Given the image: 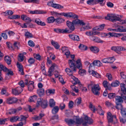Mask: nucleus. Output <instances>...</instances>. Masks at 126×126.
Returning <instances> with one entry per match:
<instances>
[{"instance_id":"8fccbe9b","label":"nucleus","mask_w":126,"mask_h":126,"mask_svg":"<svg viewBox=\"0 0 126 126\" xmlns=\"http://www.w3.org/2000/svg\"><path fill=\"white\" fill-rule=\"evenodd\" d=\"M25 36L27 38H31L33 37L32 34L28 32H26L25 33Z\"/></svg>"},{"instance_id":"774afa93","label":"nucleus","mask_w":126,"mask_h":126,"mask_svg":"<svg viewBox=\"0 0 126 126\" xmlns=\"http://www.w3.org/2000/svg\"><path fill=\"white\" fill-rule=\"evenodd\" d=\"M103 84L104 87L105 88H107V86L109 85V83L107 81L104 80L103 83Z\"/></svg>"},{"instance_id":"a19ab883","label":"nucleus","mask_w":126,"mask_h":126,"mask_svg":"<svg viewBox=\"0 0 126 126\" xmlns=\"http://www.w3.org/2000/svg\"><path fill=\"white\" fill-rule=\"evenodd\" d=\"M122 103H116V106H115V108L117 110H121V109L124 108H123V106L122 104Z\"/></svg>"},{"instance_id":"bf43d9fd","label":"nucleus","mask_w":126,"mask_h":126,"mask_svg":"<svg viewBox=\"0 0 126 126\" xmlns=\"http://www.w3.org/2000/svg\"><path fill=\"white\" fill-rule=\"evenodd\" d=\"M29 45L31 47H33L35 46V44L31 40H30L28 41Z\"/></svg>"},{"instance_id":"f704fd0d","label":"nucleus","mask_w":126,"mask_h":126,"mask_svg":"<svg viewBox=\"0 0 126 126\" xmlns=\"http://www.w3.org/2000/svg\"><path fill=\"white\" fill-rule=\"evenodd\" d=\"M4 60L5 62L8 65H9L11 63V61L10 57L8 56H5Z\"/></svg>"},{"instance_id":"5701e85b","label":"nucleus","mask_w":126,"mask_h":126,"mask_svg":"<svg viewBox=\"0 0 126 126\" xmlns=\"http://www.w3.org/2000/svg\"><path fill=\"white\" fill-rule=\"evenodd\" d=\"M65 121L69 126H71L75 123V122L74 120L71 119H69L65 118Z\"/></svg>"},{"instance_id":"a211bd4d","label":"nucleus","mask_w":126,"mask_h":126,"mask_svg":"<svg viewBox=\"0 0 126 126\" xmlns=\"http://www.w3.org/2000/svg\"><path fill=\"white\" fill-rule=\"evenodd\" d=\"M54 31L58 33H66L68 32H69V30H67V29L66 28L65 29H54Z\"/></svg>"},{"instance_id":"79ce46f5","label":"nucleus","mask_w":126,"mask_h":126,"mask_svg":"<svg viewBox=\"0 0 126 126\" xmlns=\"http://www.w3.org/2000/svg\"><path fill=\"white\" fill-rule=\"evenodd\" d=\"M79 48L82 50H85L87 49V47L84 45L80 44L79 46Z\"/></svg>"},{"instance_id":"052dcab7","label":"nucleus","mask_w":126,"mask_h":126,"mask_svg":"<svg viewBox=\"0 0 126 126\" xmlns=\"http://www.w3.org/2000/svg\"><path fill=\"white\" fill-rule=\"evenodd\" d=\"M86 72V71L84 69L81 70L80 69L79 71V73L80 75H82L85 74Z\"/></svg>"},{"instance_id":"72a5a7b5","label":"nucleus","mask_w":126,"mask_h":126,"mask_svg":"<svg viewBox=\"0 0 126 126\" xmlns=\"http://www.w3.org/2000/svg\"><path fill=\"white\" fill-rule=\"evenodd\" d=\"M49 106L51 108L53 107L55 105V102L53 99H51L49 101Z\"/></svg>"},{"instance_id":"0e129e2a","label":"nucleus","mask_w":126,"mask_h":126,"mask_svg":"<svg viewBox=\"0 0 126 126\" xmlns=\"http://www.w3.org/2000/svg\"><path fill=\"white\" fill-rule=\"evenodd\" d=\"M65 107V104L63 103H61L59 105V108L60 109L62 110L64 109Z\"/></svg>"},{"instance_id":"de8ad7c7","label":"nucleus","mask_w":126,"mask_h":126,"mask_svg":"<svg viewBox=\"0 0 126 126\" xmlns=\"http://www.w3.org/2000/svg\"><path fill=\"white\" fill-rule=\"evenodd\" d=\"M24 1L26 3L33 2L36 3H38L39 0H24Z\"/></svg>"},{"instance_id":"b1692460","label":"nucleus","mask_w":126,"mask_h":126,"mask_svg":"<svg viewBox=\"0 0 126 126\" xmlns=\"http://www.w3.org/2000/svg\"><path fill=\"white\" fill-rule=\"evenodd\" d=\"M21 19L25 21L26 22V24L30 23L31 21V20L28 16H21Z\"/></svg>"},{"instance_id":"2f4dec72","label":"nucleus","mask_w":126,"mask_h":126,"mask_svg":"<svg viewBox=\"0 0 126 126\" xmlns=\"http://www.w3.org/2000/svg\"><path fill=\"white\" fill-rule=\"evenodd\" d=\"M121 90L122 91L124 94H126V85L124 83H121L120 84Z\"/></svg>"},{"instance_id":"c756f323","label":"nucleus","mask_w":126,"mask_h":126,"mask_svg":"<svg viewBox=\"0 0 126 126\" xmlns=\"http://www.w3.org/2000/svg\"><path fill=\"white\" fill-rule=\"evenodd\" d=\"M93 64L94 66H96L98 67H100L102 65V64L99 60H95L93 62Z\"/></svg>"},{"instance_id":"09e8293b","label":"nucleus","mask_w":126,"mask_h":126,"mask_svg":"<svg viewBox=\"0 0 126 126\" xmlns=\"http://www.w3.org/2000/svg\"><path fill=\"white\" fill-rule=\"evenodd\" d=\"M115 93H110L108 94V97L110 99H111L114 98L116 96Z\"/></svg>"},{"instance_id":"680f3d73","label":"nucleus","mask_w":126,"mask_h":126,"mask_svg":"<svg viewBox=\"0 0 126 126\" xmlns=\"http://www.w3.org/2000/svg\"><path fill=\"white\" fill-rule=\"evenodd\" d=\"M6 14V15L10 16L12 15L13 14V12L11 10H8L6 11L4 13V14Z\"/></svg>"},{"instance_id":"ea45409f","label":"nucleus","mask_w":126,"mask_h":126,"mask_svg":"<svg viewBox=\"0 0 126 126\" xmlns=\"http://www.w3.org/2000/svg\"><path fill=\"white\" fill-rule=\"evenodd\" d=\"M89 108L94 112H95V111L97 110V109L95 108V106L93 105L91 102L90 103Z\"/></svg>"},{"instance_id":"37998d69","label":"nucleus","mask_w":126,"mask_h":126,"mask_svg":"<svg viewBox=\"0 0 126 126\" xmlns=\"http://www.w3.org/2000/svg\"><path fill=\"white\" fill-rule=\"evenodd\" d=\"M37 96L36 95H33L30 97L29 101L30 102H35L36 100Z\"/></svg>"},{"instance_id":"4be33fe9","label":"nucleus","mask_w":126,"mask_h":126,"mask_svg":"<svg viewBox=\"0 0 126 126\" xmlns=\"http://www.w3.org/2000/svg\"><path fill=\"white\" fill-rule=\"evenodd\" d=\"M123 100L122 99V96L117 95L115 97V102L116 103H123Z\"/></svg>"},{"instance_id":"9d476101","label":"nucleus","mask_w":126,"mask_h":126,"mask_svg":"<svg viewBox=\"0 0 126 126\" xmlns=\"http://www.w3.org/2000/svg\"><path fill=\"white\" fill-rule=\"evenodd\" d=\"M100 87L98 84L94 85V86H92L91 91L95 95H99L100 93L99 92L100 90Z\"/></svg>"},{"instance_id":"2eb2a0df","label":"nucleus","mask_w":126,"mask_h":126,"mask_svg":"<svg viewBox=\"0 0 126 126\" xmlns=\"http://www.w3.org/2000/svg\"><path fill=\"white\" fill-rule=\"evenodd\" d=\"M17 100L16 98L10 97L7 99L6 102L9 104H11L16 103Z\"/></svg>"},{"instance_id":"473e14b6","label":"nucleus","mask_w":126,"mask_h":126,"mask_svg":"<svg viewBox=\"0 0 126 126\" xmlns=\"http://www.w3.org/2000/svg\"><path fill=\"white\" fill-rule=\"evenodd\" d=\"M51 43L56 49H58L59 48L60 46L57 42L52 40Z\"/></svg>"},{"instance_id":"f03ea898","label":"nucleus","mask_w":126,"mask_h":126,"mask_svg":"<svg viewBox=\"0 0 126 126\" xmlns=\"http://www.w3.org/2000/svg\"><path fill=\"white\" fill-rule=\"evenodd\" d=\"M67 17H72L76 19L73 20L72 22L69 21L66 22V25L69 29L72 31H74L75 29L74 25L79 24L80 25L83 26L85 25V23H84L82 20H79L77 19L78 18V16H66Z\"/></svg>"},{"instance_id":"20e7f679","label":"nucleus","mask_w":126,"mask_h":126,"mask_svg":"<svg viewBox=\"0 0 126 126\" xmlns=\"http://www.w3.org/2000/svg\"><path fill=\"white\" fill-rule=\"evenodd\" d=\"M93 18H97L100 19H105L106 20L111 21L112 22H115L121 20V18L117 16H94Z\"/></svg>"},{"instance_id":"0eeeda50","label":"nucleus","mask_w":126,"mask_h":126,"mask_svg":"<svg viewBox=\"0 0 126 126\" xmlns=\"http://www.w3.org/2000/svg\"><path fill=\"white\" fill-rule=\"evenodd\" d=\"M58 69V67L57 65L55 63H53L48 69L47 76L49 77H51L53 75L52 73L54 70L56 73H58L57 70Z\"/></svg>"},{"instance_id":"4c0bfd02","label":"nucleus","mask_w":126,"mask_h":126,"mask_svg":"<svg viewBox=\"0 0 126 126\" xmlns=\"http://www.w3.org/2000/svg\"><path fill=\"white\" fill-rule=\"evenodd\" d=\"M55 20L54 17L53 16H51L47 18V21L48 23H53Z\"/></svg>"},{"instance_id":"7c9ffc66","label":"nucleus","mask_w":126,"mask_h":126,"mask_svg":"<svg viewBox=\"0 0 126 126\" xmlns=\"http://www.w3.org/2000/svg\"><path fill=\"white\" fill-rule=\"evenodd\" d=\"M90 49L91 51L95 53H98L99 51V49L96 47L92 46Z\"/></svg>"},{"instance_id":"aec40b11","label":"nucleus","mask_w":126,"mask_h":126,"mask_svg":"<svg viewBox=\"0 0 126 126\" xmlns=\"http://www.w3.org/2000/svg\"><path fill=\"white\" fill-rule=\"evenodd\" d=\"M68 36L70 38L73 40L79 41V38L78 36L75 34H69Z\"/></svg>"},{"instance_id":"13d9d810","label":"nucleus","mask_w":126,"mask_h":126,"mask_svg":"<svg viewBox=\"0 0 126 126\" xmlns=\"http://www.w3.org/2000/svg\"><path fill=\"white\" fill-rule=\"evenodd\" d=\"M64 20L62 18H57L56 20V22L58 23H60L64 21Z\"/></svg>"},{"instance_id":"69168bd1","label":"nucleus","mask_w":126,"mask_h":126,"mask_svg":"<svg viewBox=\"0 0 126 126\" xmlns=\"http://www.w3.org/2000/svg\"><path fill=\"white\" fill-rule=\"evenodd\" d=\"M125 49L123 47L120 46L116 47V52L118 51L124 50Z\"/></svg>"},{"instance_id":"3c124183","label":"nucleus","mask_w":126,"mask_h":126,"mask_svg":"<svg viewBox=\"0 0 126 126\" xmlns=\"http://www.w3.org/2000/svg\"><path fill=\"white\" fill-rule=\"evenodd\" d=\"M71 88L72 90L74 91L75 93H78L79 92L78 89L77 87L74 85H73L71 86Z\"/></svg>"},{"instance_id":"bb28decb","label":"nucleus","mask_w":126,"mask_h":126,"mask_svg":"<svg viewBox=\"0 0 126 126\" xmlns=\"http://www.w3.org/2000/svg\"><path fill=\"white\" fill-rule=\"evenodd\" d=\"M37 93L40 96L43 95L45 93V90L44 89H37Z\"/></svg>"},{"instance_id":"393cba45","label":"nucleus","mask_w":126,"mask_h":126,"mask_svg":"<svg viewBox=\"0 0 126 126\" xmlns=\"http://www.w3.org/2000/svg\"><path fill=\"white\" fill-rule=\"evenodd\" d=\"M102 35L104 36H108V37H110L111 36H117V35H118V34H116L114 33L109 32L108 33H103L102 34Z\"/></svg>"},{"instance_id":"864d4df0","label":"nucleus","mask_w":126,"mask_h":126,"mask_svg":"<svg viewBox=\"0 0 126 126\" xmlns=\"http://www.w3.org/2000/svg\"><path fill=\"white\" fill-rule=\"evenodd\" d=\"M24 55L23 54H20L18 56V60L20 62H22L24 60Z\"/></svg>"},{"instance_id":"dca6fc26","label":"nucleus","mask_w":126,"mask_h":126,"mask_svg":"<svg viewBox=\"0 0 126 126\" xmlns=\"http://www.w3.org/2000/svg\"><path fill=\"white\" fill-rule=\"evenodd\" d=\"M30 13L32 14H46L47 12L42 10H36L34 11H30Z\"/></svg>"},{"instance_id":"c03bdc74","label":"nucleus","mask_w":126,"mask_h":126,"mask_svg":"<svg viewBox=\"0 0 126 126\" xmlns=\"http://www.w3.org/2000/svg\"><path fill=\"white\" fill-rule=\"evenodd\" d=\"M92 74L93 76L97 78H101L100 75L97 73L94 70H92Z\"/></svg>"},{"instance_id":"6ab92c4d","label":"nucleus","mask_w":126,"mask_h":126,"mask_svg":"<svg viewBox=\"0 0 126 126\" xmlns=\"http://www.w3.org/2000/svg\"><path fill=\"white\" fill-rule=\"evenodd\" d=\"M34 82L33 81H29L28 85V89L29 91H31L33 90L34 87Z\"/></svg>"},{"instance_id":"412c9836","label":"nucleus","mask_w":126,"mask_h":126,"mask_svg":"<svg viewBox=\"0 0 126 126\" xmlns=\"http://www.w3.org/2000/svg\"><path fill=\"white\" fill-rule=\"evenodd\" d=\"M105 25V24H102L94 28L93 29V30L94 31L97 30L98 31H102L103 30Z\"/></svg>"},{"instance_id":"58836bf2","label":"nucleus","mask_w":126,"mask_h":126,"mask_svg":"<svg viewBox=\"0 0 126 126\" xmlns=\"http://www.w3.org/2000/svg\"><path fill=\"white\" fill-rule=\"evenodd\" d=\"M120 83L119 81L116 80L112 82L111 84V86L112 87H116L119 85Z\"/></svg>"},{"instance_id":"338daca9","label":"nucleus","mask_w":126,"mask_h":126,"mask_svg":"<svg viewBox=\"0 0 126 126\" xmlns=\"http://www.w3.org/2000/svg\"><path fill=\"white\" fill-rule=\"evenodd\" d=\"M35 60L33 58H30L28 60V62L31 64H33Z\"/></svg>"},{"instance_id":"6e6552de","label":"nucleus","mask_w":126,"mask_h":126,"mask_svg":"<svg viewBox=\"0 0 126 126\" xmlns=\"http://www.w3.org/2000/svg\"><path fill=\"white\" fill-rule=\"evenodd\" d=\"M50 13L51 15L55 16H77L75 14L70 12L59 13L56 12L51 11Z\"/></svg>"},{"instance_id":"e2e57ef3","label":"nucleus","mask_w":126,"mask_h":126,"mask_svg":"<svg viewBox=\"0 0 126 126\" xmlns=\"http://www.w3.org/2000/svg\"><path fill=\"white\" fill-rule=\"evenodd\" d=\"M34 57L37 60H40L41 59V56L39 54H33Z\"/></svg>"},{"instance_id":"e433bc0d","label":"nucleus","mask_w":126,"mask_h":126,"mask_svg":"<svg viewBox=\"0 0 126 126\" xmlns=\"http://www.w3.org/2000/svg\"><path fill=\"white\" fill-rule=\"evenodd\" d=\"M19 117L18 116H15L11 117L10 119V121L12 122H16L19 121Z\"/></svg>"},{"instance_id":"6e6d98bb","label":"nucleus","mask_w":126,"mask_h":126,"mask_svg":"<svg viewBox=\"0 0 126 126\" xmlns=\"http://www.w3.org/2000/svg\"><path fill=\"white\" fill-rule=\"evenodd\" d=\"M46 94H47V93H49L50 94H54L55 93V90L53 89H48L46 91Z\"/></svg>"},{"instance_id":"f257e3e1","label":"nucleus","mask_w":126,"mask_h":126,"mask_svg":"<svg viewBox=\"0 0 126 126\" xmlns=\"http://www.w3.org/2000/svg\"><path fill=\"white\" fill-rule=\"evenodd\" d=\"M71 58L72 59V60H68V63L70 68H66L65 69V71L67 73L70 72L72 73L73 71H76V67L78 69L81 68L82 65L80 59H78L76 61V66L75 63V61L74 60L75 58L74 55H71Z\"/></svg>"},{"instance_id":"423d86ee","label":"nucleus","mask_w":126,"mask_h":126,"mask_svg":"<svg viewBox=\"0 0 126 126\" xmlns=\"http://www.w3.org/2000/svg\"><path fill=\"white\" fill-rule=\"evenodd\" d=\"M58 69V67L57 65L55 63H53L48 69L47 76L49 77H51L53 75L52 73L54 70L56 73H58L57 70Z\"/></svg>"},{"instance_id":"f3484780","label":"nucleus","mask_w":126,"mask_h":126,"mask_svg":"<svg viewBox=\"0 0 126 126\" xmlns=\"http://www.w3.org/2000/svg\"><path fill=\"white\" fill-rule=\"evenodd\" d=\"M90 39L95 42L102 43L103 42V41L99 39L97 37L94 36H92L90 37Z\"/></svg>"},{"instance_id":"c85d7f7f","label":"nucleus","mask_w":126,"mask_h":126,"mask_svg":"<svg viewBox=\"0 0 126 126\" xmlns=\"http://www.w3.org/2000/svg\"><path fill=\"white\" fill-rule=\"evenodd\" d=\"M59 110V108L58 106L54 107L52 110V113L53 114H55L58 112Z\"/></svg>"},{"instance_id":"a18cd8bd","label":"nucleus","mask_w":126,"mask_h":126,"mask_svg":"<svg viewBox=\"0 0 126 126\" xmlns=\"http://www.w3.org/2000/svg\"><path fill=\"white\" fill-rule=\"evenodd\" d=\"M0 68L4 72H7L9 70L7 67L1 64H0Z\"/></svg>"},{"instance_id":"39448f33","label":"nucleus","mask_w":126,"mask_h":126,"mask_svg":"<svg viewBox=\"0 0 126 126\" xmlns=\"http://www.w3.org/2000/svg\"><path fill=\"white\" fill-rule=\"evenodd\" d=\"M58 69V67L57 65L55 63H53L48 69L47 76L49 77H51L53 75L52 73L54 70L56 73H58L57 70Z\"/></svg>"},{"instance_id":"c9c22d12","label":"nucleus","mask_w":126,"mask_h":126,"mask_svg":"<svg viewBox=\"0 0 126 126\" xmlns=\"http://www.w3.org/2000/svg\"><path fill=\"white\" fill-rule=\"evenodd\" d=\"M120 113L122 117H126V109L124 108L121 109L120 110Z\"/></svg>"},{"instance_id":"1a4fd4ad","label":"nucleus","mask_w":126,"mask_h":126,"mask_svg":"<svg viewBox=\"0 0 126 126\" xmlns=\"http://www.w3.org/2000/svg\"><path fill=\"white\" fill-rule=\"evenodd\" d=\"M47 100H44L42 101L41 98L38 99L37 100L36 107H38L41 105L43 108L45 109L47 107Z\"/></svg>"},{"instance_id":"ddd939ff","label":"nucleus","mask_w":126,"mask_h":126,"mask_svg":"<svg viewBox=\"0 0 126 126\" xmlns=\"http://www.w3.org/2000/svg\"><path fill=\"white\" fill-rule=\"evenodd\" d=\"M84 120L85 121L82 123L83 125L84 126H86V125L87 123L89 124H91L93 123V121L91 118L88 117L87 116H85L84 118Z\"/></svg>"},{"instance_id":"cd10ccee","label":"nucleus","mask_w":126,"mask_h":126,"mask_svg":"<svg viewBox=\"0 0 126 126\" xmlns=\"http://www.w3.org/2000/svg\"><path fill=\"white\" fill-rule=\"evenodd\" d=\"M35 22L38 25L42 26H44L46 25V24L44 22H42L38 18L35 19Z\"/></svg>"},{"instance_id":"603ef678","label":"nucleus","mask_w":126,"mask_h":126,"mask_svg":"<svg viewBox=\"0 0 126 126\" xmlns=\"http://www.w3.org/2000/svg\"><path fill=\"white\" fill-rule=\"evenodd\" d=\"M105 0H96V2L100 5L103 6L105 4V2H104Z\"/></svg>"},{"instance_id":"7ed1b4c3","label":"nucleus","mask_w":126,"mask_h":126,"mask_svg":"<svg viewBox=\"0 0 126 126\" xmlns=\"http://www.w3.org/2000/svg\"><path fill=\"white\" fill-rule=\"evenodd\" d=\"M107 118L109 123L108 126H111L110 124H116V126H118L116 116L115 115H112L110 112H109L107 113Z\"/></svg>"},{"instance_id":"49530a36","label":"nucleus","mask_w":126,"mask_h":126,"mask_svg":"<svg viewBox=\"0 0 126 126\" xmlns=\"http://www.w3.org/2000/svg\"><path fill=\"white\" fill-rule=\"evenodd\" d=\"M98 111L99 114L100 115H103L104 114V112L101 109V107L100 105L98 106Z\"/></svg>"},{"instance_id":"4468645a","label":"nucleus","mask_w":126,"mask_h":126,"mask_svg":"<svg viewBox=\"0 0 126 126\" xmlns=\"http://www.w3.org/2000/svg\"><path fill=\"white\" fill-rule=\"evenodd\" d=\"M22 88L20 87H17L12 90V93L13 94L15 95H18L20 94L23 91Z\"/></svg>"},{"instance_id":"a878e982","label":"nucleus","mask_w":126,"mask_h":126,"mask_svg":"<svg viewBox=\"0 0 126 126\" xmlns=\"http://www.w3.org/2000/svg\"><path fill=\"white\" fill-rule=\"evenodd\" d=\"M28 117V116L26 117L22 115H21L19 117V121H23V124H26V119Z\"/></svg>"},{"instance_id":"4d7b16f0","label":"nucleus","mask_w":126,"mask_h":126,"mask_svg":"<svg viewBox=\"0 0 126 126\" xmlns=\"http://www.w3.org/2000/svg\"><path fill=\"white\" fill-rule=\"evenodd\" d=\"M78 87L82 91H86L87 90L86 88L85 87H83L81 84H79V86Z\"/></svg>"},{"instance_id":"5fc2aeb1","label":"nucleus","mask_w":126,"mask_h":126,"mask_svg":"<svg viewBox=\"0 0 126 126\" xmlns=\"http://www.w3.org/2000/svg\"><path fill=\"white\" fill-rule=\"evenodd\" d=\"M76 123L78 124H80L83 121V119L82 118H76Z\"/></svg>"},{"instance_id":"f8f14e48","label":"nucleus","mask_w":126,"mask_h":126,"mask_svg":"<svg viewBox=\"0 0 126 126\" xmlns=\"http://www.w3.org/2000/svg\"><path fill=\"white\" fill-rule=\"evenodd\" d=\"M73 71L72 73L70 72L69 73H67L69 74V76H71V78L73 79V81H72V83L74 84L75 85L77 84H78L79 85V84H81L79 80L78 79L76 78L74 76H73L72 74H73Z\"/></svg>"},{"instance_id":"9b49d317","label":"nucleus","mask_w":126,"mask_h":126,"mask_svg":"<svg viewBox=\"0 0 126 126\" xmlns=\"http://www.w3.org/2000/svg\"><path fill=\"white\" fill-rule=\"evenodd\" d=\"M53 1L51 0L49 1L47 3V5L50 6H51L55 8L60 9L63 8V7L59 4L54 3L53 2Z\"/></svg>"}]
</instances>
